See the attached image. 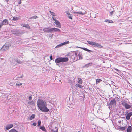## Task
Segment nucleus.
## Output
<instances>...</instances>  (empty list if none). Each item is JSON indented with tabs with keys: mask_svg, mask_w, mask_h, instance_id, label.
Masks as SVG:
<instances>
[{
	"mask_svg": "<svg viewBox=\"0 0 132 132\" xmlns=\"http://www.w3.org/2000/svg\"><path fill=\"white\" fill-rule=\"evenodd\" d=\"M37 105L39 108L42 112H47L49 111V109L46 106V102L44 100L41 99H38Z\"/></svg>",
	"mask_w": 132,
	"mask_h": 132,
	"instance_id": "f257e3e1",
	"label": "nucleus"
},
{
	"mask_svg": "<svg viewBox=\"0 0 132 132\" xmlns=\"http://www.w3.org/2000/svg\"><path fill=\"white\" fill-rule=\"evenodd\" d=\"M69 60L68 57H59L57 58L55 60V62L56 63V65L60 67V65L59 64V63L61 62H66Z\"/></svg>",
	"mask_w": 132,
	"mask_h": 132,
	"instance_id": "f03ea898",
	"label": "nucleus"
},
{
	"mask_svg": "<svg viewBox=\"0 0 132 132\" xmlns=\"http://www.w3.org/2000/svg\"><path fill=\"white\" fill-rule=\"evenodd\" d=\"M43 31L47 33H52L55 32H59L60 30L57 28H44Z\"/></svg>",
	"mask_w": 132,
	"mask_h": 132,
	"instance_id": "7ed1b4c3",
	"label": "nucleus"
},
{
	"mask_svg": "<svg viewBox=\"0 0 132 132\" xmlns=\"http://www.w3.org/2000/svg\"><path fill=\"white\" fill-rule=\"evenodd\" d=\"M87 42L88 44L94 47H97L101 48L102 47L100 44L94 42L87 41Z\"/></svg>",
	"mask_w": 132,
	"mask_h": 132,
	"instance_id": "20e7f679",
	"label": "nucleus"
},
{
	"mask_svg": "<svg viewBox=\"0 0 132 132\" xmlns=\"http://www.w3.org/2000/svg\"><path fill=\"white\" fill-rule=\"evenodd\" d=\"M11 46L10 44L8 43H6L1 48V49L4 51L6 50L9 48Z\"/></svg>",
	"mask_w": 132,
	"mask_h": 132,
	"instance_id": "39448f33",
	"label": "nucleus"
},
{
	"mask_svg": "<svg viewBox=\"0 0 132 132\" xmlns=\"http://www.w3.org/2000/svg\"><path fill=\"white\" fill-rule=\"evenodd\" d=\"M116 104V101L115 99L111 100L109 103V105L110 106H113L115 105Z\"/></svg>",
	"mask_w": 132,
	"mask_h": 132,
	"instance_id": "423d86ee",
	"label": "nucleus"
},
{
	"mask_svg": "<svg viewBox=\"0 0 132 132\" xmlns=\"http://www.w3.org/2000/svg\"><path fill=\"white\" fill-rule=\"evenodd\" d=\"M9 21L7 19H5L2 22L1 24L3 26L4 25H6L8 24Z\"/></svg>",
	"mask_w": 132,
	"mask_h": 132,
	"instance_id": "0eeeda50",
	"label": "nucleus"
},
{
	"mask_svg": "<svg viewBox=\"0 0 132 132\" xmlns=\"http://www.w3.org/2000/svg\"><path fill=\"white\" fill-rule=\"evenodd\" d=\"M132 116V112L128 113L126 116V118L127 120L130 119V117Z\"/></svg>",
	"mask_w": 132,
	"mask_h": 132,
	"instance_id": "6e6552de",
	"label": "nucleus"
},
{
	"mask_svg": "<svg viewBox=\"0 0 132 132\" xmlns=\"http://www.w3.org/2000/svg\"><path fill=\"white\" fill-rule=\"evenodd\" d=\"M13 126V124H8L6 126V130H8L12 127Z\"/></svg>",
	"mask_w": 132,
	"mask_h": 132,
	"instance_id": "1a4fd4ad",
	"label": "nucleus"
},
{
	"mask_svg": "<svg viewBox=\"0 0 132 132\" xmlns=\"http://www.w3.org/2000/svg\"><path fill=\"white\" fill-rule=\"evenodd\" d=\"M54 23L56 24V25L57 26H56L57 27L61 28V25L60 23L57 20H56L54 22Z\"/></svg>",
	"mask_w": 132,
	"mask_h": 132,
	"instance_id": "9d476101",
	"label": "nucleus"
},
{
	"mask_svg": "<svg viewBox=\"0 0 132 132\" xmlns=\"http://www.w3.org/2000/svg\"><path fill=\"white\" fill-rule=\"evenodd\" d=\"M5 98V95L2 93H0V100L1 101H4V98Z\"/></svg>",
	"mask_w": 132,
	"mask_h": 132,
	"instance_id": "9b49d317",
	"label": "nucleus"
},
{
	"mask_svg": "<svg viewBox=\"0 0 132 132\" xmlns=\"http://www.w3.org/2000/svg\"><path fill=\"white\" fill-rule=\"evenodd\" d=\"M93 64L92 63H88L85 65L83 67V68H88L89 66H91Z\"/></svg>",
	"mask_w": 132,
	"mask_h": 132,
	"instance_id": "f8f14e48",
	"label": "nucleus"
},
{
	"mask_svg": "<svg viewBox=\"0 0 132 132\" xmlns=\"http://www.w3.org/2000/svg\"><path fill=\"white\" fill-rule=\"evenodd\" d=\"M28 103L29 105H35V103L32 100L28 101Z\"/></svg>",
	"mask_w": 132,
	"mask_h": 132,
	"instance_id": "ddd939ff",
	"label": "nucleus"
},
{
	"mask_svg": "<svg viewBox=\"0 0 132 132\" xmlns=\"http://www.w3.org/2000/svg\"><path fill=\"white\" fill-rule=\"evenodd\" d=\"M13 61L14 62H15L19 64H20L22 62L21 61H20V60L18 59H16L13 60Z\"/></svg>",
	"mask_w": 132,
	"mask_h": 132,
	"instance_id": "4468645a",
	"label": "nucleus"
},
{
	"mask_svg": "<svg viewBox=\"0 0 132 132\" xmlns=\"http://www.w3.org/2000/svg\"><path fill=\"white\" fill-rule=\"evenodd\" d=\"M124 106L125 109H130L131 108V105L127 103L125 104L124 105Z\"/></svg>",
	"mask_w": 132,
	"mask_h": 132,
	"instance_id": "2eb2a0df",
	"label": "nucleus"
},
{
	"mask_svg": "<svg viewBox=\"0 0 132 132\" xmlns=\"http://www.w3.org/2000/svg\"><path fill=\"white\" fill-rule=\"evenodd\" d=\"M132 128L130 126H129L127 129V132H131L132 130Z\"/></svg>",
	"mask_w": 132,
	"mask_h": 132,
	"instance_id": "dca6fc26",
	"label": "nucleus"
},
{
	"mask_svg": "<svg viewBox=\"0 0 132 132\" xmlns=\"http://www.w3.org/2000/svg\"><path fill=\"white\" fill-rule=\"evenodd\" d=\"M126 128V126H125L124 127L119 126L118 128L121 131H124L125 130Z\"/></svg>",
	"mask_w": 132,
	"mask_h": 132,
	"instance_id": "f3484780",
	"label": "nucleus"
},
{
	"mask_svg": "<svg viewBox=\"0 0 132 132\" xmlns=\"http://www.w3.org/2000/svg\"><path fill=\"white\" fill-rule=\"evenodd\" d=\"M78 56L79 57V59H83L82 53L81 52H80Z\"/></svg>",
	"mask_w": 132,
	"mask_h": 132,
	"instance_id": "a211bd4d",
	"label": "nucleus"
},
{
	"mask_svg": "<svg viewBox=\"0 0 132 132\" xmlns=\"http://www.w3.org/2000/svg\"><path fill=\"white\" fill-rule=\"evenodd\" d=\"M104 22H108L110 23H112L113 22L112 20H110L108 19H106Z\"/></svg>",
	"mask_w": 132,
	"mask_h": 132,
	"instance_id": "6ab92c4d",
	"label": "nucleus"
},
{
	"mask_svg": "<svg viewBox=\"0 0 132 132\" xmlns=\"http://www.w3.org/2000/svg\"><path fill=\"white\" fill-rule=\"evenodd\" d=\"M40 128L42 131L46 132L47 131L45 129L44 126H42L40 127Z\"/></svg>",
	"mask_w": 132,
	"mask_h": 132,
	"instance_id": "aec40b11",
	"label": "nucleus"
},
{
	"mask_svg": "<svg viewBox=\"0 0 132 132\" xmlns=\"http://www.w3.org/2000/svg\"><path fill=\"white\" fill-rule=\"evenodd\" d=\"M27 96H28V99L29 100H31L32 99V95L30 94H27Z\"/></svg>",
	"mask_w": 132,
	"mask_h": 132,
	"instance_id": "412c9836",
	"label": "nucleus"
},
{
	"mask_svg": "<svg viewBox=\"0 0 132 132\" xmlns=\"http://www.w3.org/2000/svg\"><path fill=\"white\" fill-rule=\"evenodd\" d=\"M22 26L26 28H30L29 25L28 24H23L22 25Z\"/></svg>",
	"mask_w": 132,
	"mask_h": 132,
	"instance_id": "4be33fe9",
	"label": "nucleus"
},
{
	"mask_svg": "<svg viewBox=\"0 0 132 132\" xmlns=\"http://www.w3.org/2000/svg\"><path fill=\"white\" fill-rule=\"evenodd\" d=\"M76 87H79L80 88H82V86L78 83L76 84Z\"/></svg>",
	"mask_w": 132,
	"mask_h": 132,
	"instance_id": "5701e85b",
	"label": "nucleus"
},
{
	"mask_svg": "<svg viewBox=\"0 0 132 132\" xmlns=\"http://www.w3.org/2000/svg\"><path fill=\"white\" fill-rule=\"evenodd\" d=\"M78 82L80 84H82V80L80 78H78Z\"/></svg>",
	"mask_w": 132,
	"mask_h": 132,
	"instance_id": "b1692460",
	"label": "nucleus"
},
{
	"mask_svg": "<svg viewBox=\"0 0 132 132\" xmlns=\"http://www.w3.org/2000/svg\"><path fill=\"white\" fill-rule=\"evenodd\" d=\"M74 13H77V14H81V15H84V13H83L81 11H80V12H74Z\"/></svg>",
	"mask_w": 132,
	"mask_h": 132,
	"instance_id": "393cba45",
	"label": "nucleus"
},
{
	"mask_svg": "<svg viewBox=\"0 0 132 132\" xmlns=\"http://www.w3.org/2000/svg\"><path fill=\"white\" fill-rule=\"evenodd\" d=\"M35 116V114H32L30 117L29 119L30 120H31L33 119H34Z\"/></svg>",
	"mask_w": 132,
	"mask_h": 132,
	"instance_id": "a878e982",
	"label": "nucleus"
},
{
	"mask_svg": "<svg viewBox=\"0 0 132 132\" xmlns=\"http://www.w3.org/2000/svg\"><path fill=\"white\" fill-rule=\"evenodd\" d=\"M19 19V18L17 17L14 16L13 17V20L14 21L18 20Z\"/></svg>",
	"mask_w": 132,
	"mask_h": 132,
	"instance_id": "bb28decb",
	"label": "nucleus"
},
{
	"mask_svg": "<svg viewBox=\"0 0 132 132\" xmlns=\"http://www.w3.org/2000/svg\"><path fill=\"white\" fill-rule=\"evenodd\" d=\"M9 132H18L16 130L14 129H12Z\"/></svg>",
	"mask_w": 132,
	"mask_h": 132,
	"instance_id": "cd10ccee",
	"label": "nucleus"
},
{
	"mask_svg": "<svg viewBox=\"0 0 132 132\" xmlns=\"http://www.w3.org/2000/svg\"><path fill=\"white\" fill-rule=\"evenodd\" d=\"M69 41H67L65 42H63V43H61V44L62 45V46L63 45H65L66 44H68L69 43Z\"/></svg>",
	"mask_w": 132,
	"mask_h": 132,
	"instance_id": "c85d7f7f",
	"label": "nucleus"
},
{
	"mask_svg": "<svg viewBox=\"0 0 132 132\" xmlns=\"http://www.w3.org/2000/svg\"><path fill=\"white\" fill-rule=\"evenodd\" d=\"M38 18V16H37L35 15V16H33L32 17H30V19H36V18Z\"/></svg>",
	"mask_w": 132,
	"mask_h": 132,
	"instance_id": "c756f323",
	"label": "nucleus"
},
{
	"mask_svg": "<svg viewBox=\"0 0 132 132\" xmlns=\"http://www.w3.org/2000/svg\"><path fill=\"white\" fill-rule=\"evenodd\" d=\"M50 14L51 15H52L53 16H55L56 15L55 13H54L53 12H51V11H50Z\"/></svg>",
	"mask_w": 132,
	"mask_h": 132,
	"instance_id": "7c9ffc66",
	"label": "nucleus"
},
{
	"mask_svg": "<svg viewBox=\"0 0 132 132\" xmlns=\"http://www.w3.org/2000/svg\"><path fill=\"white\" fill-rule=\"evenodd\" d=\"M55 128L56 129L55 131H53V130L52 129L51 130V131H52V132H58V129L57 128L55 127Z\"/></svg>",
	"mask_w": 132,
	"mask_h": 132,
	"instance_id": "2f4dec72",
	"label": "nucleus"
},
{
	"mask_svg": "<svg viewBox=\"0 0 132 132\" xmlns=\"http://www.w3.org/2000/svg\"><path fill=\"white\" fill-rule=\"evenodd\" d=\"M80 52L77 51V52H75V56L77 57V56H78Z\"/></svg>",
	"mask_w": 132,
	"mask_h": 132,
	"instance_id": "473e14b6",
	"label": "nucleus"
},
{
	"mask_svg": "<svg viewBox=\"0 0 132 132\" xmlns=\"http://www.w3.org/2000/svg\"><path fill=\"white\" fill-rule=\"evenodd\" d=\"M102 81V80L99 79H97L96 80V83H99L100 82Z\"/></svg>",
	"mask_w": 132,
	"mask_h": 132,
	"instance_id": "72a5a7b5",
	"label": "nucleus"
},
{
	"mask_svg": "<svg viewBox=\"0 0 132 132\" xmlns=\"http://www.w3.org/2000/svg\"><path fill=\"white\" fill-rule=\"evenodd\" d=\"M41 121L40 120L38 121V125L37 126H39L41 125Z\"/></svg>",
	"mask_w": 132,
	"mask_h": 132,
	"instance_id": "f704fd0d",
	"label": "nucleus"
},
{
	"mask_svg": "<svg viewBox=\"0 0 132 132\" xmlns=\"http://www.w3.org/2000/svg\"><path fill=\"white\" fill-rule=\"evenodd\" d=\"M22 84L21 83H16V85L17 86L19 87V86H20L21 85H22Z\"/></svg>",
	"mask_w": 132,
	"mask_h": 132,
	"instance_id": "c9c22d12",
	"label": "nucleus"
},
{
	"mask_svg": "<svg viewBox=\"0 0 132 132\" xmlns=\"http://www.w3.org/2000/svg\"><path fill=\"white\" fill-rule=\"evenodd\" d=\"M62 45L61 44H59V45H58L55 47V48H57L59 47H61V46H62Z\"/></svg>",
	"mask_w": 132,
	"mask_h": 132,
	"instance_id": "e433bc0d",
	"label": "nucleus"
},
{
	"mask_svg": "<svg viewBox=\"0 0 132 132\" xmlns=\"http://www.w3.org/2000/svg\"><path fill=\"white\" fill-rule=\"evenodd\" d=\"M114 11H112L110 12V13L111 16L113 15V13Z\"/></svg>",
	"mask_w": 132,
	"mask_h": 132,
	"instance_id": "4c0bfd02",
	"label": "nucleus"
},
{
	"mask_svg": "<svg viewBox=\"0 0 132 132\" xmlns=\"http://www.w3.org/2000/svg\"><path fill=\"white\" fill-rule=\"evenodd\" d=\"M67 16L68 17V18H69L71 19H72V16L71 14H70V15H68Z\"/></svg>",
	"mask_w": 132,
	"mask_h": 132,
	"instance_id": "58836bf2",
	"label": "nucleus"
},
{
	"mask_svg": "<svg viewBox=\"0 0 132 132\" xmlns=\"http://www.w3.org/2000/svg\"><path fill=\"white\" fill-rule=\"evenodd\" d=\"M126 103H125V102L122 101V102L121 104L123 106H124V105Z\"/></svg>",
	"mask_w": 132,
	"mask_h": 132,
	"instance_id": "ea45409f",
	"label": "nucleus"
},
{
	"mask_svg": "<svg viewBox=\"0 0 132 132\" xmlns=\"http://www.w3.org/2000/svg\"><path fill=\"white\" fill-rule=\"evenodd\" d=\"M66 14L67 15V16L70 15V13L69 11H67L66 12Z\"/></svg>",
	"mask_w": 132,
	"mask_h": 132,
	"instance_id": "a19ab883",
	"label": "nucleus"
},
{
	"mask_svg": "<svg viewBox=\"0 0 132 132\" xmlns=\"http://www.w3.org/2000/svg\"><path fill=\"white\" fill-rule=\"evenodd\" d=\"M52 19L54 21H56V20H57L55 19V18L54 17H52Z\"/></svg>",
	"mask_w": 132,
	"mask_h": 132,
	"instance_id": "79ce46f5",
	"label": "nucleus"
},
{
	"mask_svg": "<svg viewBox=\"0 0 132 132\" xmlns=\"http://www.w3.org/2000/svg\"><path fill=\"white\" fill-rule=\"evenodd\" d=\"M83 49H84L85 51H87V50H88V49L87 48H83Z\"/></svg>",
	"mask_w": 132,
	"mask_h": 132,
	"instance_id": "37998d69",
	"label": "nucleus"
},
{
	"mask_svg": "<svg viewBox=\"0 0 132 132\" xmlns=\"http://www.w3.org/2000/svg\"><path fill=\"white\" fill-rule=\"evenodd\" d=\"M50 59L51 60L53 59L52 55H51H51L50 56Z\"/></svg>",
	"mask_w": 132,
	"mask_h": 132,
	"instance_id": "c03bdc74",
	"label": "nucleus"
},
{
	"mask_svg": "<svg viewBox=\"0 0 132 132\" xmlns=\"http://www.w3.org/2000/svg\"><path fill=\"white\" fill-rule=\"evenodd\" d=\"M87 51L89 53H90L92 52L91 50H89L88 49L87 50Z\"/></svg>",
	"mask_w": 132,
	"mask_h": 132,
	"instance_id": "a18cd8bd",
	"label": "nucleus"
},
{
	"mask_svg": "<svg viewBox=\"0 0 132 132\" xmlns=\"http://www.w3.org/2000/svg\"><path fill=\"white\" fill-rule=\"evenodd\" d=\"M115 69L118 72H120V71L119 70H118L117 69L115 68Z\"/></svg>",
	"mask_w": 132,
	"mask_h": 132,
	"instance_id": "49530a36",
	"label": "nucleus"
},
{
	"mask_svg": "<svg viewBox=\"0 0 132 132\" xmlns=\"http://www.w3.org/2000/svg\"><path fill=\"white\" fill-rule=\"evenodd\" d=\"M10 84L11 85H13V84H14V83H13L12 82H10Z\"/></svg>",
	"mask_w": 132,
	"mask_h": 132,
	"instance_id": "de8ad7c7",
	"label": "nucleus"
},
{
	"mask_svg": "<svg viewBox=\"0 0 132 132\" xmlns=\"http://www.w3.org/2000/svg\"><path fill=\"white\" fill-rule=\"evenodd\" d=\"M21 3V0H20L19 1V2L18 3V4H20Z\"/></svg>",
	"mask_w": 132,
	"mask_h": 132,
	"instance_id": "09e8293b",
	"label": "nucleus"
},
{
	"mask_svg": "<svg viewBox=\"0 0 132 132\" xmlns=\"http://www.w3.org/2000/svg\"><path fill=\"white\" fill-rule=\"evenodd\" d=\"M32 125L34 126H35L36 125V123H33Z\"/></svg>",
	"mask_w": 132,
	"mask_h": 132,
	"instance_id": "8fccbe9b",
	"label": "nucleus"
},
{
	"mask_svg": "<svg viewBox=\"0 0 132 132\" xmlns=\"http://www.w3.org/2000/svg\"><path fill=\"white\" fill-rule=\"evenodd\" d=\"M22 77H23V75H22V76H20V77H18V78H22Z\"/></svg>",
	"mask_w": 132,
	"mask_h": 132,
	"instance_id": "3c124183",
	"label": "nucleus"
},
{
	"mask_svg": "<svg viewBox=\"0 0 132 132\" xmlns=\"http://www.w3.org/2000/svg\"><path fill=\"white\" fill-rule=\"evenodd\" d=\"M6 0V1L7 2H8L9 1V0Z\"/></svg>",
	"mask_w": 132,
	"mask_h": 132,
	"instance_id": "603ef678",
	"label": "nucleus"
},
{
	"mask_svg": "<svg viewBox=\"0 0 132 132\" xmlns=\"http://www.w3.org/2000/svg\"><path fill=\"white\" fill-rule=\"evenodd\" d=\"M126 112L127 113V112Z\"/></svg>",
	"mask_w": 132,
	"mask_h": 132,
	"instance_id": "864d4df0",
	"label": "nucleus"
}]
</instances>
